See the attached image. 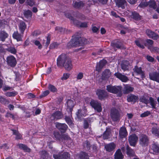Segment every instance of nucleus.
I'll return each instance as SVG.
<instances>
[{"instance_id":"obj_29","label":"nucleus","mask_w":159,"mask_h":159,"mask_svg":"<svg viewBox=\"0 0 159 159\" xmlns=\"http://www.w3.org/2000/svg\"><path fill=\"white\" fill-rule=\"evenodd\" d=\"M134 89L128 84L124 85L123 89V93L124 94H127L133 91Z\"/></svg>"},{"instance_id":"obj_1","label":"nucleus","mask_w":159,"mask_h":159,"mask_svg":"<svg viewBox=\"0 0 159 159\" xmlns=\"http://www.w3.org/2000/svg\"><path fill=\"white\" fill-rule=\"evenodd\" d=\"M57 65L59 67H64L67 70H70L72 68L71 59L65 54H62L58 57L57 59Z\"/></svg>"},{"instance_id":"obj_10","label":"nucleus","mask_w":159,"mask_h":159,"mask_svg":"<svg viewBox=\"0 0 159 159\" xmlns=\"http://www.w3.org/2000/svg\"><path fill=\"white\" fill-rule=\"evenodd\" d=\"M56 127L61 133H65L67 130L68 127L65 123H57Z\"/></svg>"},{"instance_id":"obj_18","label":"nucleus","mask_w":159,"mask_h":159,"mask_svg":"<svg viewBox=\"0 0 159 159\" xmlns=\"http://www.w3.org/2000/svg\"><path fill=\"white\" fill-rule=\"evenodd\" d=\"M139 99V97L133 94H130L127 96V100L129 102L134 103Z\"/></svg>"},{"instance_id":"obj_26","label":"nucleus","mask_w":159,"mask_h":159,"mask_svg":"<svg viewBox=\"0 0 159 159\" xmlns=\"http://www.w3.org/2000/svg\"><path fill=\"white\" fill-rule=\"evenodd\" d=\"M130 66L129 62L128 61L125 60L122 61L121 63V68L124 71L128 70L129 66Z\"/></svg>"},{"instance_id":"obj_48","label":"nucleus","mask_w":159,"mask_h":159,"mask_svg":"<svg viewBox=\"0 0 159 159\" xmlns=\"http://www.w3.org/2000/svg\"><path fill=\"white\" fill-rule=\"evenodd\" d=\"M54 137L56 140H61V135L59 132L54 131L53 133Z\"/></svg>"},{"instance_id":"obj_46","label":"nucleus","mask_w":159,"mask_h":159,"mask_svg":"<svg viewBox=\"0 0 159 159\" xmlns=\"http://www.w3.org/2000/svg\"><path fill=\"white\" fill-rule=\"evenodd\" d=\"M13 37L16 39L17 41H21L22 39L21 35L17 31L15 32L13 34Z\"/></svg>"},{"instance_id":"obj_44","label":"nucleus","mask_w":159,"mask_h":159,"mask_svg":"<svg viewBox=\"0 0 159 159\" xmlns=\"http://www.w3.org/2000/svg\"><path fill=\"white\" fill-rule=\"evenodd\" d=\"M87 110H78L76 113L77 117L78 118H80L82 116H85L86 114L85 113Z\"/></svg>"},{"instance_id":"obj_56","label":"nucleus","mask_w":159,"mask_h":159,"mask_svg":"<svg viewBox=\"0 0 159 159\" xmlns=\"http://www.w3.org/2000/svg\"><path fill=\"white\" fill-rule=\"evenodd\" d=\"M0 102L4 104H8L9 103V102L8 100L3 98L1 96H0Z\"/></svg>"},{"instance_id":"obj_9","label":"nucleus","mask_w":159,"mask_h":159,"mask_svg":"<svg viewBox=\"0 0 159 159\" xmlns=\"http://www.w3.org/2000/svg\"><path fill=\"white\" fill-rule=\"evenodd\" d=\"M149 151L150 153L158 155L159 154V144L154 143L150 148Z\"/></svg>"},{"instance_id":"obj_31","label":"nucleus","mask_w":159,"mask_h":159,"mask_svg":"<svg viewBox=\"0 0 159 159\" xmlns=\"http://www.w3.org/2000/svg\"><path fill=\"white\" fill-rule=\"evenodd\" d=\"M19 149L23 150L25 152H30L31 151V149L28 146L22 143H19L18 145Z\"/></svg>"},{"instance_id":"obj_36","label":"nucleus","mask_w":159,"mask_h":159,"mask_svg":"<svg viewBox=\"0 0 159 159\" xmlns=\"http://www.w3.org/2000/svg\"><path fill=\"white\" fill-rule=\"evenodd\" d=\"M84 5V4L82 2H73L72 6L74 7L77 9H81L83 8Z\"/></svg>"},{"instance_id":"obj_61","label":"nucleus","mask_w":159,"mask_h":159,"mask_svg":"<svg viewBox=\"0 0 159 159\" xmlns=\"http://www.w3.org/2000/svg\"><path fill=\"white\" fill-rule=\"evenodd\" d=\"M5 94L7 96L11 97L15 96L16 95V93L14 92H7Z\"/></svg>"},{"instance_id":"obj_49","label":"nucleus","mask_w":159,"mask_h":159,"mask_svg":"<svg viewBox=\"0 0 159 159\" xmlns=\"http://www.w3.org/2000/svg\"><path fill=\"white\" fill-rule=\"evenodd\" d=\"M61 140L70 141L71 138L67 134H63L61 135Z\"/></svg>"},{"instance_id":"obj_57","label":"nucleus","mask_w":159,"mask_h":159,"mask_svg":"<svg viewBox=\"0 0 159 159\" xmlns=\"http://www.w3.org/2000/svg\"><path fill=\"white\" fill-rule=\"evenodd\" d=\"M77 17L82 20H85L86 19V17L84 15L79 13L77 15Z\"/></svg>"},{"instance_id":"obj_62","label":"nucleus","mask_w":159,"mask_h":159,"mask_svg":"<svg viewBox=\"0 0 159 159\" xmlns=\"http://www.w3.org/2000/svg\"><path fill=\"white\" fill-rule=\"evenodd\" d=\"M55 30L58 31L61 33H63L65 30V29L60 27H57L55 28Z\"/></svg>"},{"instance_id":"obj_38","label":"nucleus","mask_w":159,"mask_h":159,"mask_svg":"<svg viewBox=\"0 0 159 159\" xmlns=\"http://www.w3.org/2000/svg\"><path fill=\"white\" fill-rule=\"evenodd\" d=\"M131 16L132 18L136 20H139L142 19V16L139 13L135 12H132Z\"/></svg>"},{"instance_id":"obj_47","label":"nucleus","mask_w":159,"mask_h":159,"mask_svg":"<svg viewBox=\"0 0 159 159\" xmlns=\"http://www.w3.org/2000/svg\"><path fill=\"white\" fill-rule=\"evenodd\" d=\"M79 41L80 46L85 45L87 43V40L84 37H79Z\"/></svg>"},{"instance_id":"obj_39","label":"nucleus","mask_w":159,"mask_h":159,"mask_svg":"<svg viewBox=\"0 0 159 159\" xmlns=\"http://www.w3.org/2000/svg\"><path fill=\"white\" fill-rule=\"evenodd\" d=\"M41 157L43 159H48L49 154L47 151L42 150L39 152Z\"/></svg>"},{"instance_id":"obj_43","label":"nucleus","mask_w":159,"mask_h":159,"mask_svg":"<svg viewBox=\"0 0 159 159\" xmlns=\"http://www.w3.org/2000/svg\"><path fill=\"white\" fill-rule=\"evenodd\" d=\"M23 14L25 17L26 18H31L32 15V11L29 10H24Z\"/></svg>"},{"instance_id":"obj_3","label":"nucleus","mask_w":159,"mask_h":159,"mask_svg":"<svg viewBox=\"0 0 159 159\" xmlns=\"http://www.w3.org/2000/svg\"><path fill=\"white\" fill-rule=\"evenodd\" d=\"M139 144L140 146L145 148L148 147L150 143V139L148 136L142 134L139 136Z\"/></svg>"},{"instance_id":"obj_34","label":"nucleus","mask_w":159,"mask_h":159,"mask_svg":"<svg viewBox=\"0 0 159 159\" xmlns=\"http://www.w3.org/2000/svg\"><path fill=\"white\" fill-rule=\"evenodd\" d=\"M115 2L118 7H121L122 9L125 8L124 5L126 3V0H115Z\"/></svg>"},{"instance_id":"obj_28","label":"nucleus","mask_w":159,"mask_h":159,"mask_svg":"<svg viewBox=\"0 0 159 159\" xmlns=\"http://www.w3.org/2000/svg\"><path fill=\"white\" fill-rule=\"evenodd\" d=\"M111 130L110 128H106L105 131L102 134V138L103 139H107L110 138Z\"/></svg>"},{"instance_id":"obj_33","label":"nucleus","mask_w":159,"mask_h":159,"mask_svg":"<svg viewBox=\"0 0 159 159\" xmlns=\"http://www.w3.org/2000/svg\"><path fill=\"white\" fill-rule=\"evenodd\" d=\"M66 16L67 17L69 18L71 20V23L77 26H79L80 23V22L79 21L75 19L70 14L66 15Z\"/></svg>"},{"instance_id":"obj_52","label":"nucleus","mask_w":159,"mask_h":159,"mask_svg":"<svg viewBox=\"0 0 159 159\" xmlns=\"http://www.w3.org/2000/svg\"><path fill=\"white\" fill-rule=\"evenodd\" d=\"M48 89L53 93L56 92L57 91V89L55 87L50 84H49L48 87Z\"/></svg>"},{"instance_id":"obj_59","label":"nucleus","mask_w":159,"mask_h":159,"mask_svg":"<svg viewBox=\"0 0 159 159\" xmlns=\"http://www.w3.org/2000/svg\"><path fill=\"white\" fill-rule=\"evenodd\" d=\"M151 113L149 111H147L142 113L140 115V116L141 117H144L150 115Z\"/></svg>"},{"instance_id":"obj_41","label":"nucleus","mask_w":159,"mask_h":159,"mask_svg":"<svg viewBox=\"0 0 159 159\" xmlns=\"http://www.w3.org/2000/svg\"><path fill=\"white\" fill-rule=\"evenodd\" d=\"M19 26L21 33L23 34L26 27L25 23L22 21H21L20 23Z\"/></svg>"},{"instance_id":"obj_4","label":"nucleus","mask_w":159,"mask_h":159,"mask_svg":"<svg viewBox=\"0 0 159 159\" xmlns=\"http://www.w3.org/2000/svg\"><path fill=\"white\" fill-rule=\"evenodd\" d=\"M70 156L69 153L67 152H60L57 154L53 155L54 159H69L70 158Z\"/></svg>"},{"instance_id":"obj_32","label":"nucleus","mask_w":159,"mask_h":159,"mask_svg":"<svg viewBox=\"0 0 159 159\" xmlns=\"http://www.w3.org/2000/svg\"><path fill=\"white\" fill-rule=\"evenodd\" d=\"M83 146L84 149L89 152H90L91 150V145L90 142L87 140L84 142L83 143Z\"/></svg>"},{"instance_id":"obj_51","label":"nucleus","mask_w":159,"mask_h":159,"mask_svg":"<svg viewBox=\"0 0 159 159\" xmlns=\"http://www.w3.org/2000/svg\"><path fill=\"white\" fill-rule=\"evenodd\" d=\"M6 50L11 53L15 54L16 52V48L10 46L8 47L6 49Z\"/></svg>"},{"instance_id":"obj_24","label":"nucleus","mask_w":159,"mask_h":159,"mask_svg":"<svg viewBox=\"0 0 159 159\" xmlns=\"http://www.w3.org/2000/svg\"><path fill=\"white\" fill-rule=\"evenodd\" d=\"M111 46L115 49L116 48L118 49L123 48V44L120 41H114L111 43Z\"/></svg>"},{"instance_id":"obj_20","label":"nucleus","mask_w":159,"mask_h":159,"mask_svg":"<svg viewBox=\"0 0 159 159\" xmlns=\"http://www.w3.org/2000/svg\"><path fill=\"white\" fill-rule=\"evenodd\" d=\"M96 94L99 99L102 100L107 96V93L105 91L100 89L98 90Z\"/></svg>"},{"instance_id":"obj_5","label":"nucleus","mask_w":159,"mask_h":159,"mask_svg":"<svg viewBox=\"0 0 159 159\" xmlns=\"http://www.w3.org/2000/svg\"><path fill=\"white\" fill-rule=\"evenodd\" d=\"M110 116L113 121H119L121 118L120 112L119 110H111Z\"/></svg>"},{"instance_id":"obj_54","label":"nucleus","mask_w":159,"mask_h":159,"mask_svg":"<svg viewBox=\"0 0 159 159\" xmlns=\"http://www.w3.org/2000/svg\"><path fill=\"white\" fill-rule=\"evenodd\" d=\"M7 24V22L5 20H0V28L4 29L5 25Z\"/></svg>"},{"instance_id":"obj_40","label":"nucleus","mask_w":159,"mask_h":159,"mask_svg":"<svg viewBox=\"0 0 159 159\" xmlns=\"http://www.w3.org/2000/svg\"><path fill=\"white\" fill-rule=\"evenodd\" d=\"M151 132L152 134L154 135L156 137L159 138V127L157 126L152 127V129Z\"/></svg>"},{"instance_id":"obj_6","label":"nucleus","mask_w":159,"mask_h":159,"mask_svg":"<svg viewBox=\"0 0 159 159\" xmlns=\"http://www.w3.org/2000/svg\"><path fill=\"white\" fill-rule=\"evenodd\" d=\"M79 41V37H75L72 39L68 43L67 47L68 48L76 47L80 46Z\"/></svg>"},{"instance_id":"obj_14","label":"nucleus","mask_w":159,"mask_h":159,"mask_svg":"<svg viewBox=\"0 0 159 159\" xmlns=\"http://www.w3.org/2000/svg\"><path fill=\"white\" fill-rule=\"evenodd\" d=\"M7 64L11 67H14L16 64V61L14 56L8 57L7 59Z\"/></svg>"},{"instance_id":"obj_13","label":"nucleus","mask_w":159,"mask_h":159,"mask_svg":"<svg viewBox=\"0 0 159 159\" xmlns=\"http://www.w3.org/2000/svg\"><path fill=\"white\" fill-rule=\"evenodd\" d=\"M146 33L149 38H151L154 40H157L159 38V36L158 34L149 29L146 30Z\"/></svg>"},{"instance_id":"obj_45","label":"nucleus","mask_w":159,"mask_h":159,"mask_svg":"<svg viewBox=\"0 0 159 159\" xmlns=\"http://www.w3.org/2000/svg\"><path fill=\"white\" fill-rule=\"evenodd\" d=\"M67 108L69 109H72L74 106V103L73 100L71 99H69L67 102Z\"/></svg>"},{"instance_id":"obj_55","label":"nucleus","mask_w":159,"mask_h":159,"mask_svg":"<svg viewBox=\"0 0 159 159\" xmlns=\"http://www.w3.org/2000/svg\"><path fill=\"white\" fill-rule=\"evenodd\" d=\"M28 5L32 7L35 5V2L34 0H26L25 2Z\"/></svg>"},{"instance_id":"obj_35","label":"nucleus","mask_w":159,"mask_h":159,"mask_svg":"<svg viewBox=\"0 0 159 159\" xmlns=\"http://www.w3.org/2000/svg\"><path fill=\"white\" fill-rule=\"evenodd\" d=\"M10 130L12 131V134L14 135H16L15 139L16 140L20 139H22V136L21 134L19 133L18 129L16 130L12 129H10Z\"/></svg>"},{"instance_id":"obj_50","label":"nucleus","mask_w":159,"mask_h":159,"mask_svg":"<svg viewBox=\"0 0 159 159\" xmlns=\"http://www.w3.org/2000/svg\"><path fill=\"white\" fill-rule=\"evenodd\" d=\"M148 48L151 52H154L159 54V48L157 47H153L151 46H148Z\"/></svg>"},{"instance_id":"obj_11","label":"nucleus","mask_w":159,"mask_h":159,"mask_svg":"<svg viewBox=\"0 0 159 159\" xmlns=\"http://www.w3.org/2000/svg\"><path fill=\"white\" fill-rule=\"evenodd\" d=\"M116 147V144L113 142L107 144L104 146L106 151L108 152L114 151Z\"/></svg>"},{"instance_id":"obj_19","label":"nucleus","mask_w":159,"mask_h":159,"mask_svg":"<svg viewBox=\"0 0 159 159\" xmlns=\"http://www.w3.org/2000/svg\"><path fill=\"white\" fill-rule=\"evenodd\" d=\"M126 153L127 156L129 157H133L136 156L134 151L128 145L126 146Z\"/></svg>"},{"instance_id":"obj_8","label":"nucleus","mask_w":159,"mask_h":159,"mask_svg":"<svg viewBox=\"0 0 159 159\" xmlns=\"http://www.w3.org/2000/svg\"><path fill=\"white\" fill-rule=\"evenodd\" d=\"M157 69L158 72L155 71L150 72L149 76V79L151 80L159 83V67Z\"/></svg>"},{"instance_id":"obj_37","label":"nucleus","mask_w":159,"mask_h":159,"mask_svg":"<svg viewBox=\"0 0 159 159\" xmlns=\"http://www.w3.org/2000/svg\"><path fill=\"white\" fill-rule=\"evenodd\" d=\"M149 103H150L152 108L153 109H156L157 108V107L158 106L159 103H157V102L152 97H150L149 98Z\"/></svg>"},{"instance_id":"obj_53","label":"nucleus","mask_w":159,"mask_h":159,"mask_svg":"<svg viewBox=\"0 0 159 159\" xmlns=\"http://www.w3.org/2000/svg\"><path fill=\"white\" fill-rule=\"evenodd\" d=\"M148 6L151 8L155 9L157 7V5L155 2L153 1H150L148 2Z\"/></svg>"},{"instance_id":"obj_58","label":"nucleus","mask_w":159,"mask_h":159,"mask_svg":"<svg viewBox=\"0 0 159 159\" xmlns=\"http://www.w3.org/2000/svg\"><path fill=\"white\" fill-rule=\"evenodd\" d=\"M33 42L36 45L38 46V48L39 49H41L42 48V45L39 41L37 40H34Z\"/></svg>"},{"instance_id":"obj_25","label":"nucleus","mask_w":159,"mask_h":159,"mask_svg":"<svg viewBox=\"0 0 159 159\" xmlns=\"http://www.w3.org/2000/svg\"><path fill=\"white\" fill-rule=\"evenodd\" d=\"M73 110H69V111H68V112H69L70 114V116H65V119L66 123L69 126H72L73 125L72 121L71 119L72 117V112Z\"/></svg>"},{"instance_id":"obj_15","label":"nucleus","mask_w":159,"mask_h":159,"mask_svg":"<svg viewBox=\"0 0 159 159\" xmlns=\"http://www.w3.org/2000/svg\"><path fill=\"white\" fill-rule=\"evenodd\" d=\"M91 106L94 109H102L101 103L98 101L94 100H91L90 102Z\"/></svg>"},{"instance_id":"obj_16","label":"nucleus","mask_w":159,"mask_h":159,"mask_svg":"<svg viewBox=\"0 0 159 159\" xmlns=\"http://www.w3.org/2000/svg\"><path fill=\"white\" fill-rule=\"evenodd\" d=\"M114 75L123 82H126L129 80L127 77L119 72L116 73Z\"/></svg>"},{"instance_id":"obj_22","label":"nucleus","mask_w":159,"mask_h":159,"mask_svg":"<svg viewBox=\"0 0 159 159\" xmlns=\"http://www.w3.org/2000/svg\"><path fill=\"white\" fill-rule=\"evenodd\" d=\"M9 36L8 34L4 30H0V41L4 42Z\"/></svg>"},{"instance_id":"obj_30","label":"nucleus","mask_w":159,"mask_h":159,"mask_svg":"<svg viewBox=\"0 0 159 159\" xmlns=\"http://www.w3.org/2000/svg\"><path fill=\"white\" fill-rule=\"evenodd\" d=\"M54 119H60L63 117V115L61 111H57L52 115Z\"/></svg>"},{"instance_id":"obj_64","label":"nucleus","mask_w":159,"mask_h":159,"mask_svg":"<svg viewBox=\"0 0 159 159\" xmlns=\"http://www.w3.org/2000/svg\"><path fill=\"white\" fill-rule=\"evenodd\" d=\"M49 93V90H46L43 92L42 94L39 96V97L40 98H42L43 97H44L46 96H47L48 94Z\"/></svg>"},{"instance_id":"obj_12","label":"nucleus","mask_w":159,"mask_h":159,"mask_svg":"<svg viewBox=\"0 0 159 159\" xmlns=\"http://www.w3.org/2000/svg\"><path fill=\"white\" fill-rule=\"evenodd\" d=\"M128 135L126 128L125 126L120 127L119 131V136L120 139H122L126 137Z\"/></svg>"},{"instance_id":"obj_63","label":"nucleus","mask_w":159,"mask_h":159,"mask_svg":"<svg viewBox=\"0 0 159 159\" xmlns=\"http://www.w3.org/2000/svg\"><path fill=\"white\" fill-rule=\"evenodd\" d=\"M41 31L39 30H35L32 33V35L34 37H36L38 36V35L40 34H41Z\"/></svg>"},{"instance_id":"obj_60","label":"nucleus","mask_w":159,"mask_h":159,"mask_svg":"<svg viewBox=\"0 0 159 159\" xmlns=\"http://www.w3.org/2000/svg\"><path fill=\"white\" fill-rule=\"evenodd\" d=\"M97 147L95 144L91 145V150L90 152H96L97 151Z\"/></svg>"},{"instance_id":"obj_17","label":"nucleus","mask_w":159,"mask_h":159,"mask_svg":"<svg viewBox=\"0 0 159 159\" xmlns=\"http://www.w3.org/2000/svg\"><path fill=\"white\" fill-rule=\"evenodd\" d=\"M133 70L134 72L140 75L141 78H143L145 77L144 72L142 71L141 67H139L137 66H136Z\"/></svg>"},{"instance_id":"obj_2","label":"nucleus","mask_w":159,"mask_h":159,"mask_svg":"<svg viewBox=\"0 0 159 159\" xmlns=\"http://www.w3.org/2000/svg\"><path fill=\"white\" fill-rule=\"evenodd\" d=\"M122 87L121 86H113L110 84L107 86V90L108 92L113 93H118L119 97H121L122 94Z\"/></svg>"},{"instance_id":"obj_7","label":"nucleus","mask_w":159,"mask_h":159,"mask_svg":"<svg viewBox=\"0 0 159 159\" xmlns=\"http://www.w3.org/2000/svg\"><path fill=\"white\" fill-rule=\"evenodd\" d=\"M138 137L135 134L130 135L128 137V141L131 146L134 147L136 146L138 140Z\"/></svg>"},{"instance_id":"obj_21","label":"nucleus","mask_w":159,"mask_h":159,"mask_svg":"<svg viewBox=\"0 0 159 159\" xmlns=\"http://www.w3.org/2000/svg\"><path fill=\"white\" fill-rule=\"evenodd\" d=\"M107 63L106 60H102L100 61L97 65L96 67V70L100 72L101 71L103 66H105Z\"/></svg>"},{"instance_id":"obj_42","label":"nucleus","mask_w":159,"mask_h":159,"mask_svg":"<svg viewBox=\"0 0 159 159\" xmlns=\"http://www.w3.org/2000/svg\"><path fill=\"white\" fill-rule=\"evenodd\" d=\"M150 97L147 95H144L140 98V101L146 104H147L149 103Z\"/></svg>"},{"instance_id":"obj_23","label":"nucleus","mask_w":159,"mask_h":159,"mask_svg":"<svg viewBox=\"0 0 159 159\" xmlns=\"http://www.w3.org/2000/svg\"><path fill=\"white\" fill-rule=\"evenodd\" d=\"M111 75V73L109 69H106L103 71L102 78L103 80H106L109 78Z\"/></svg>"},{"instance_id":"obj_27","label":"nucleus","mask_w":159,"mask_h":159,"mask_svg":"<svg viewBox=\"0 0 159 159\" xmlns=\"http://www.w3.org/2000/svg\"><path fill=\"white\" fill-rule=\"evenodd\" d=\"M124 156L122 154L120 149H118L115 152L114 155V159H123Z\"/></svg>"}]
</instances>
